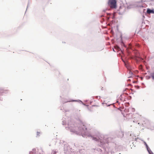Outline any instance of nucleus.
<instances>
[{
	"mask_svg": "<svg viewBox=\"0 0 154 154\" xmlns=\"http://www.w3.org/2000/svg\"><path fill=\"white\" fill-rule=\"evenodd\" d=\"M108 4L111 8H117L116 1H109Z\"/></svg>",
	"mask_w": 154,
	"mask_h": 154,
	"instance_id": "f257e3e1",
	"label": "nucleus"
},
{
	"mask_svg": "<svg viewBox=\"0 0 154 154\" xmlns=\"http://www.w3.org/2000/svg\"><path fill=\"white\" fill-rule=\"evenodd\" d=\"M151 75L152 79H154V72L151 73Z\"/></svg>",
	"mask_w": 154,
	"mask_h": 154,
	"instance_id": "39448f33",
	"label": "nucleus"
},
{
	"mask_svg": "<svg viewBox=\"0 0 154 154\" xmlns=\"http://www.w3.org/2000/svg\"><path fill=\"white\" fill-rule=\"evenodd\" d=\"M82 126H83V127H82V128L83 129H84L85 128V129H86V128H85V126L84 125H83Z\"/></svg>",
	"mask_w": 154,
	"mask_h": 154,
	"instance_id": "0eeeda50",
	"label": "nucleus"
},
{
	"mask_svg": "<svg viewBox=\"0 0 154 154\" xmlns=\"http://www.w3.org/2000/svg\"><path fill=\"white\" fill-rule=\"evenodd\" d=\"M147 13L148 14H150L151 13H154L153 10H150L149 9H148L147 10Z\"/></svg>",
	"mask_w": 154,
	"mask_h": 154,
	"instance_id": "20e7f679",
	"label": "nucleus"
},
{
	"mask_svg": "<svg viewBox=\"0 0 154 154\" xmlns=\"http://www.w3.org/2000/svg\"><path fill=\"white\" fill-rule=\"evenodd\" d=\"M93 139L95 140H96V141H99V139L98 138H97L96 137L95 138V137H94L93 138Z\"/></svg>",
	"mask_w": 154,
	"mask_h": 154,
	"instance_id": "423d86ee",
	"label": "nucleus"
},
{
	"mask_svg": "<svg viewBox=\"0 0 154 154\" xmlns=\"http://www.w3.org/2000/svg\"><path fill=\"white\" fill-rule=\"evenodd\" d=\"M115 48H116L118 50H119L120 49L119 48L118 46L116 47Z\"/></svg>",
	"mask_w": 154,
	"mask_h": 154,
	"instance_id": "1a4fd4ad",
	"label": "nucleus"
},
{
	"mask_svg": "<svg viewBox=\"0 0 154 154\" xmlns=\"http://www.w3.org/2000/svg\"><path fill=\"white\" fill-rule=\"evenodd\" d=\"M126 67L127 68V69L129 70V73L131 74H132L133 72H132L131 71V70L132 69V68L131 67V66L129 64H125Z\"/></svg>",
	"mask_w": 154,
	"mask_h": 154,
	"instance_id": "7ed1b4c3",
	"label": "nucleus"
},
{
	"mask_svg": "<svg viewBox=\"0 0 154 154\" xmlns=\"http://www.w3.org/2000/svg\"><path fill=\"white\" fill-rule=\"evenodd\" d=\"M8 91L7 90L1 89L0 90V95H3L4 94H6L8 92Z\"/></svg>",
	"mask_w": 154,
	"mask_h": 154,
	"instance_id": "f03ea898",
	"label": "nucleus"
},
{
	"mask_svg": "<svg viewBox=\"0 0 154 154\" xmlns=\"http://www.w3.org/2000/svg\"><path fill=\"white\" fill-rule=\"evenodd\" d=\"M103 88V87H102V88H101V90H103V89H102Z\"/></svg>",
	"mask_w": 154,
	"mask_h": 154,
	"instance_id": "9b49d317",
	"label": "nucleus"
},
{
	"mask_svg": "<svg viewBox=\"0 0 154 154\" xmlns=\"http://www.w3.org/2000/svg\"><path fill=\"white\" fill-rule=\"evenodd\" d=\"M37 135L38 136H39V135L40 134V132H37Z\"/></svg>",
	"mask_w": 154,
	"mask_h": 154,
	"instance_id": "6e6552de",
	"label": "nucleus"
},
{
	"mask_svg": "<svg viewBox=\"0 0 154 154\" xmlns=\"http://www.w3.org/2000/svg\"><path fill=\"white\" fill-rule=\"evenodd\" d=\"M149 153L150 154H154L151 151H149Z\"/></svg>",
	"mask_w": 154,
	"mask_h": 154,
	"instance_id": "9d476101",
	"label": "nucleus"
}]
</instances>
